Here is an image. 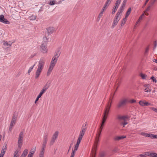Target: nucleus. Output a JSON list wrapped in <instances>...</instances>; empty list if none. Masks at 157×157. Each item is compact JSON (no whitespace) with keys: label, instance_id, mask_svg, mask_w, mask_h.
<instances>
[{"label":"nucleus","instance_id":"obj_1","mask_svg":"<svg viewBox=\"0 0 157 157\" xmlns=\"http://www.w3.org/2000/svg\"><path fill=\"white\" fill-rule=\"evenodd\" d=\"M128 102L127 98H123L120 99L117 102L116 106L117 108L120 109L124 107Z\"/></svg>","mask_w":157,"mask_h":157},{"label":"nucleus","instance_id":"obj_2","mask_svg":"<svg viewBox=\"0 0 157 157\" xmlns=\"http://www.w3.org/2000/svg\"><path fill=\"white\" fill-rule=\"evenodd\" d=\"M129 117L128 116H120L118 115L117 116V119L119 121L123 120V121L121 122H120V124L121 125H123V127L128 124V122L126 121L127 120L129 119Z\"/></svg>","mask_w":157,"mask_h":157},{"label":"nucleus","instance_id":"obj_3","mask_svg":"<svg viewBox=\"0 0 157 157\" xmlns=\"http://www.w3.org/2000/svg\"><path fill=\"white\" fill-rule=\"evenodd\" d=\"M111 108V104H109L107 105L104 109V112L103 114V117L102 118V121L106 122V120L107 118L110 109Z\"/></svg>","mask_w":157,"mask_h":157},{"label":"nucleus","instance_id":"obj_4","mask_svg":"<svg viewBox=\"0 0 157 157\" xmlns=\"http://www.w3.org/2000/svg\"><path fill=\"white\" fill-rule=\"evenodd\" d=\"M24 131H21L20 132L19 134L18 140L17 141V146L18 147H19L20 148H21L22 145L23 141L24 136Z\"/></svg>","mask_w":157,"mask_h":157},{"label":"nucleus","instance_id":"obj_5","mask_svg":"<svg viewBox=\"0 0 157 157\" xmlns=\"http://www.w3.org/2000/svg\"><path fill=\"white\" fill-rule=\"evenodd\" d=\"M45 62V60L44 58H41L39 61L38 67L37 69L42 71L44 66Z\"/></svg>","mask_w":157,"mask_h":157},{"label":"nucleus","instance_id":"obj_6","mask_svg":"<svg viewBox=\"0 0 157 157\" xmlns=\"http://www.w3.org/2000/svg\"><path fill=\"white\" fill-rule=\"evenodd\" d=\"M120 16L118 15V14H116L115 17L113 21V22L112 25V28H114L116 25L117 24L118 21L120 19Z\"/></svg>","mask_w":157,"mask_h":157},{"label":"nucleus","instance_id":"obj_7","mask_svg":"<svg viewBox=\"0 0 157 157\" xmlns=\"http://www.w3.org/2000/svg\"><path fill=\"white\" fill-rule=\"evenodd\" d=\"M59 132L58 131H56L53 135L51 139V141L50 143V145H52L54 143L56 139L57 138L58 136Z\"/></svg>","mask_w":157,"mask_h":157},{"label":"nucleus","instance_id":"obj_8","mask_svg":"<svg viewBox=\"0 0 157 157\" xmlns=\"http://www.w3.org/2000/svg\"><path fill=\"white\" fill-rule=\"evenodd\" d=\"M40 51L43 53H46L47 52V46L45 43H43L40 47Z\"/></svg>","mask_w":157,"mask_h":157},{"label":"nucleus","instance_id":"obj_9","mask_svg":"<svg viewBox=\"0 0 157 157\" xmlns=\"http://www.w3.org/2000/svg\"><path fill=\"white\" fill-rule=\"evenodd\" d=\"M0 21L7 24H9L10 23V22L4 18L3 15H0Z\"/></svg>","mask_w":157,"mask_h":157},{"label":"nucleus","instance_id":"obj_10","mask_svg":"<svg viewBox=\"0 0 157 157\" xmlns=\"http://www.w3.org/2000/svg\"><path fill=\"white\" fill-rule=\"evenodd\" d=\"M47 142L43 141L42 145V148L40 154L43 155L44 154V149L46 147V145Z\"/></svg>","mask_w":157,"mask_h":157},{"label":"nucleus","instance_id":"obj_11","mask_svg":"<svg viewBox=\"0 0 157 157\" xmlns=\"http://www.w3.org/2000/svg\"><path fill=\"white\" fill-rule=\"evenodd\" d=\"M101 136H99L98 135H96V137L95 138V149L94 150V154H95V152L96 151V149L97 148V144L98 143L99 138Z\"/></svg>","mask_w":157,"mask_h":157},{"label":"nucleus","instance_id":"obj_12","mask_svg":"<svg viewBox=\"0 0 157 157\" xmlns=\"http://www.w3.org/2000/svg\"><path fill=\"white\" fill-rule=\"evenodd\" d=\"M7 145L6 144L3 147L1 153L0 155V157H3V156L5 154V152L7 150Z\"/></svg>","mask_w":157,"mask_h":157},{"label":"nucleus","instance_id":"obj_13","mask_svg":"<svg viewBox=\"0 0 157 157\" xmlns=\"http://www.w3.org/2000/svg\"><path fill=\"white\" fill-rule=\"evenodd\" d=\"M57 61V58L54 56L52 59L50 65L54 67Z\"/></svg>","mask_w":157,"mask_h":157},{"label":"nucleus","instance_id":"obj_14","mask_svg":"<svg viewBox=\"0 0 157 157\" xmlns=\"http://www.w3.org/2000/svg\"><path fill=\"white\" fill-rule=\"evenodd\" d=\"M139 104L143 106H147L151 105V104L146 101H140L139 102Z\"/></svg>","mask_w":157,"mask_h":157},{"label":"nucleus","instance_id":"obj_15","mask_svg":"<svg viewBox=\"0 0 157 157\" xmlns=\"http://www.w3.org/2000/svg\"><path fill=\"white\" fill-rule=\"evenodd\" d=\"M16 121L12 119L9 127V131H11L12 130L13 127L15 124Z\"/></svg>","mask_w":157,"mask_h":157},{"label":"nucleus","instance_id":"obj_16","mask_svg":"<svg viewBox=\"0 0 157 157\" xmlns=\"http://www.w3.org/2000/svg\"><path fill=\"white\" fill-rule=\"evenodd\" d=\"M12 44V43L11 42L9 41L8 42L7 41H5L4 42L3 44L5 46V47L6 48H9Z\"/></svg>","mask_w":157,"mask_h":157},{"label":"nucleus","instance_id":"obj_17","mask_svg":"<svg viewBox=\"0 0 157 157\" xmlns=\"http://www.w3.org/2000/svg\"><path fill=\"white\" fill-rule=\"evenodd\" d=\"M61 53L60 50V48H58L57 52H55L54 56L58 58L60 55Z\"/></svg>","mask_w":157,"mask_h":157},{"label":"nucleus","instance_id":"obj_18","mask_svg":"<svg viewBox=\"0 0 157 157\" xmlns=\"http://www.w3.org/2000/svg\"><path fill=\"white\" fill-rule=\"evenodd\" d=\"M78 147L75 146L74 149H72L70 157H74L75 152L78 150Z\"/></svg>","mask_w":157,"mask_h":157},{"label":"nucleus","instance_id":"obj_19","mask_svg":"<svg viewBox=\"0 0 157 157\" xmlns=\"http://www.w3.org/2000/svg\"><path fill=\"white\" fill-rule=\"evenodd\" d=\"M50 86V83H48V82H47L45 85L44 86L43 88H42V90H43L45 91H46L47 89Z\"/></svg>","mask_w":157,"mask_h":157},{"label":"nucleus","instance_id":"obj_20","mask_svg":"<svg viewBox=\"0 0 157 157\" xmlns=\"http://www.w3.org/2000/svg\"><path fill=\"white\" fill-rule=\"evenodd\" d=\"M41 71H40L39 70L37 69L36 72V75L35 78L37 79H38L40 75V74L41 72Z\"/></svg>","mask_w":157,"mask_h":157},{"label":"nucleus","instance_id":"obj_21","mask_svg":"<svg viewBox=\"0 0 157 157\" xmlns=\"http://www.w3.org/2000/svg\"><path fill=\"white\" fill-rule=\"evenodd\" d=\"M54 67V66L50 65L49 68L47 73V76H49L50 75Z\"/></svg>","mask_w":157,"mask_h":157},{"label":"nucleus","instance_id":"obj_22","mask_svg":"<svg viewBox=\"0 0 157 157\" xmlns=\"http://www.w3.org/2000/svg\"><path fill=\"white\" fill-rule=\"evenodd\" d=\"M28 150L27 149H25L22 153L20 157H25L28 154Z\"/></svg>","mask_w":157,"mask_h":157},{"label":"nucleus","instance_id":"obj_23","mask_svg":"<svg viewBox=\"0 0 157 157\" xmlns=\"http://www.w3.org/2000/svg\"><path fill=\"white\" fill-rule=\"evenodd\" d=\"M85 132H86V131L81 130L80 132V133L79 135L78 138H80V139H82V138L83 136L85 134Z\"/></svg>","mask_w":157,"mask_h":157},{"label":"nucleus","instance_id":"obj_24","mask_svg":"<svg viewBox=\"0 0 157 157\" xmlns=\"http://www.w3.org/2000/svg\"><path fill=\"white\" fill-rule=\"evenodd\" d=\"M126 138V136H117L115 138V140H121L123 139Z\"/></svg>","mask_w":157,"mask_h":157},{"label":"nucleus","instance_id":"obj_25","mask_svg":"<svg viewBox=\"0 0 157 157\" xmlns=\"http://www.w3.org/2000/svg\"><path fill=\"white\" fill-rule=\"evenodd\" d=\"M48 133L46 132L44 133V135L43 137V141H45L47 142L48 141Z\"/></svg>","mask_w":157,"mask_h":157},{"label":"nucleus","instance_id":"obj_26","mask_svg":"<svg viewBox=\"0 0 157 157\" xmlns=\"http://www.w3.org/2000/svg\"><path fill=\"white\" fill-rule=\"evenodd\" d=\"M48 33L49 34H51L53 33L54 31L53 28L49 27L47 29Z\"/></svg>","mask_w":157,"mask_h":157},{"label":"nucleus","instance_id":"obj_27","mask_svg":"<svg viewBox=\"0 0 157 157\" xmlns=\"http://www.w3.org/2000/svg\"><path fill=\"white\" fill-rule=\"evenodd\" d=\"M131 7H129L128 10L125 14V17L126 18H127L128 17L129 15L130 14L131 12Z\"/></svg>","mask_w":157,"mask_h":157},{"label":"nucleus","instance_id":"obj_28","mask_svg":"<svg viewBox=\"0 0 157 157\" xmlns=\"http://www.w3.org/2000/svg\"><path fill=\"white\" fill-rule=\"evenodd\" d=\"M124 7H121V6L120 9L118 11L116 14H118V15H119L120 16H121V13L123 11V10H124Z\"/></svg>","mask_w":157,"mask_h":157},{"label":"nucleus","instance_id":"obj_29","mask_svg":"<svg viewBox=\"0 0 157 157\" xmlns=\"http://www.w3.org/2000/svg\"><path fill=\"white\" fill-rule=\"evenodd\" d=\"M86 123L85 124H83L82 125L81 130L86 131L87 129V127H86Z\"/></svg>","mask_w":157,"mask_h":157},{"label":"nucleus","instance_id":"obj_30","mask_svg":"<svg viewBox=\"0 0 157 157\" xmlns=\"http://www.w3.org/2000/svg\"><path fill=\"white\" fill-rule=\"evenodd\" d=\"M29 19L30 20H34L36 18V16L33 15H32L29 17Z\"/></svg>","mask_w":157,"mask_h":157},{"label":"nucleus","instance_id":"obj_31","mask_svg":"<svg viewBox=\"0 0 157 157\" xmlns=\"http://www.w3.org/2000/svg\"><path fill=\"white\" fill-rule=\"evenodd\" d=\"M140 134L145 137H149L150 136V134L145 132H142L140 133Z\"/></svg>","mask_w":157,"mask_h":157},{"label":"nucleus","instance_id":"obj_32","mask_svg":"<svg viewBox=\"0 0 157 157\" xmlns=\"http://www.w3.org/2000/svg\"><path fill=\"white\" fill-rule=\"evenodd\" d=\"M35 152L34 151H31L30 150V152H29L28 157H33V154L35 153Z\"/></svg>","mask_w":157,"mask_h":157},{"label":"nucleus","instance_id":"obj_33","mask_svg":"<svg viewBox=\"0 0 157 157\" xmlns=\"http://www.w3.org/2000/svg\"><path fill=\"white\" fill-rule=\"evenodd\" d=\"M17 117V115L16 113H14L13 115L12 118V119L14 120H16Z\"/></svg>","mask_w":157,"mask_h":157},{"label":"nucleus","instance_id":"obj_34","mask_svg":"<svg viewBox=\"0 0 157 157\" xmlns=\"http://www.w3.org/2000/svg\"><path fill=\"white\" fill-rule=\"evenodd\" d=\"M105 122L103 121H102L101 124L100 126V127L99 128V129H101V130H102L103 128V127L105 125Z\"/></svg>","mask_w":157,"mask_h":157},{"label":"nucleus","instance_id":"obj_35","mask_svg":"<svg viewBox=\"0 0 157 157\" xmlns=\"http://www.w3.org/2000/svg\"><path fill=\"white\" fill-rule=\"evenodd\" d=\"M126 18H126V17H125L122 20V21H121V26H122L123 25H124L125 22H126Z\"/></svg>","mask_w":157,"mask_h":157},{"label":"nucleus","instance_id":"obj_36","mask_svg":"<svg viewBox=\"0 0 157 157\" xmlns=\"http://www.w3.org/2000/svg\"><path fill=\"white\" fill-rule=\"evenodd\" d=\"M121 2V1H120L119 0H117L115 5L114 6L117 7L118 8L119 5L120 3Z\"/></svg>","mask_w":157,"mask_h":157},{"label":"nucleus","instance_id":"obj_37","mask_svg":"<svg viewBox=\"0 0 157 157\" xmlns=\"http://www.w3.org/2000/svg\"><path fill=\"white\" fill-rule=\"evenodd\" d=\"M108 6V5L107 4H106V3H105L104 6L102 8V10L104 11L107 8Z\"/></svg>","mask_w":157,"mask_h":157},{"label":"nucleus","instance_id":"obj_38","mask_svg":"<svg viewBox=\"0 0 157 157\" xmlns=\"http://www.w3.org/2000/svg\"><path fill=\"white\" fill-rule=\"evenodd\" d=\"M150 136L149 137L151 138H157V135H154V134H150Z\"/></svg>","mask_w":157,"mask_h":157},{"label":"nucleus","instance_id":"obj_39","mask_svg":"<svg viewBox=\"0 0 157 157\" xmlns=\"http://www.w3.org/2000/svg\"><path fill=\"white\" fill-rule=\"evenodd\" d=\"M35 65V64H34L29 69V70H28V73L29 74H30V72H31V71H32V70H33V67H34V66Z\"/></svg>","mask_w":157,"mask_h":157},{"label":"nucleus","instance_id":"obj_40","mask_svg":"<svg viewBox=\"0 0 157 157\" xmlns=\"http://www.w3.org/2000/svg\"><path fill=\"white\" fill-rule=\"evenodd\" d=\"M117 8H118L117 7L114 6V7L113 8V11H112V14H113L115 13L116 12V11L117 10Z\"/></svg>","mask_w":157,"mask_h":157},{"label":"nucleus","instance_id":"obj_41","mask_svg":"<svg viewBox=\"0 0 157 157\" xmlns=\"http://www.w3.org/2000/svg\"><path fill=\"white\" fill-rule=\"evenodd\" d=\"M140 76L143 79H145L146 77H147V76L141 73L140 74Z\"/></svg>","mask_w":157,"mask_h":157},{"label":"nucleus","instance_id":"obj_42","mask_svg":"<svg viewBox=\"0 0 157 157\" xmlns=\"http://www.w3.org/2000/svg\"><path fill=\"white\" fill-rule=\"evenodd\" d=\"M127 1V0H124L121 5V7H124L126 5V2Z\"/></svg>","mask_w":157,"mask_h":157},{"label":"nucleus","instance_id":"obj_43","mask_svg":"<svg viewBox=\"0 0 157 157\" xmlns=\"http://www.w3.org/2000/svg\"><path fill=\"white\" fill-rule=\"evenodd\" d=\"M45 92V91L43 90L42 89L40 92V93H39V94H38V95L41 97V96Z\"/></svg>","mask_w":157,"mask_h":157},{"label":"nucleus","instance_id":"obj_44","mask_svg":"<svg viewBox=\"0 0 157 157\" xmlns=\"http://www.w3.org/2000/svg\"><path fill=\"white\" fill-rule=\"evenodd\" d=\"M144 91L145 92H150L151 91V88H146L144 90Z\"/></svg>","mask_w":157,"mask_h":157},{"label":"nucleus","instance_id":"obj_45","mask_svg":"<svg viewBox=\"0 0 157 157\" xmlns=\"http://www.w3.org/2000/svg\"><path fill=\"white\" fill-rule=\"evenodd\" d=\"M150 79H151L153 82H156V79L153 76H151Z\"/></svg>","mask_w":157,"mask_h":157},{"label":"nucleus","instance_id":"obj_46","mask_svg":"<svg viewBox=\"0 0 157 157\" xmlns=\"http://www.w3.org/2000/svg\"><path fill=\"white\" fill-rule=\"evenodd\" d=\"M104 11L103 10H101V12L99 13L98 18H99V19L102 17V14Z\"/></svg>","mask_w":157,"mask_h":157},{"label":"nucleus","instance_id":"obj_47","mask_svg":"<svg viewBox=\"0 0 157 157\" xmlns=\"http://www.w3.org/2000/svg\"><path fill=\"white\" fill-rule=\"evenodd\" d=\"M144 87L147 88H151V87L149 84H145L144 85Z\"/></svg>","mask_w":157,"mask_h":157},{"label":"nucleus","instance_id":"obj_48","mask_svg":"<svg viewBox=\"0 0 157 157\" xmlns=\"http://www.w3.org/2000/svg\"><path fill=\"white\" fill-rule=\"evenodd\" d=\"M105 155V153L104 152H102L100 153V157H104Z\"/></svg>","mask_w":157,"mask_h":157},{"label":"nucleus","instance_id":"obj_49","mask_svg":"<svg viewBox=\"0 0 157 157\" xmlns=\"http://www.w3.org/2000/svg\"><path fill=\"white\" fill-rule=\"evenodd\" d=\"M82 140V139H80V138H78L77 141V143H76V144H78L79 145L80 143V142H81Z\"/></svg>","mask_w":157,"mask_h":157},{"label":"nucleus","instance_id":"obj_50","mask_svg":"<svg viewBox=\"0 0 157 157\" xmlns=\"http://www.w3.org/2000/svg\"><path fill=\"white\" fill-rule=\"evenodd\" d=\"M112 1V0H107L105 3L109 6Z\"/></svg>","mask_w":157,"mask_h":157},{"label":"nucleus","instance_id":"obj_51","mask_svg":"<svg viewBox=\"0 0 157 157\" xmlns=\"http://www.w3.org/2000/svg\"><path fill=\"white\" fill-rule=\"evenodd\" d=\"M18 151H17V150H16V151H15V152L14 153V156L17 157L19 156V155H17V153H18Z\"/></svg>","mask_w":157,"mask_h":157},{"label":"nucleus","instance_id":"obj_52","mask_svg":"<svg viewBox=\"0 0 157 157\" xmlns=\"http://www.w3.org/2000/svg\"><path fill=\"white\" fill-rule=\"evenodd\" d=\"M102 130L100 129H99V130L98 131V133L97 134L99 136H101V133L102 131Z\"/></svg>","mask_w":157,"mask_h":157},{"label":"nucleus","instance_id":"obj_53","mask_svg":"<svg viewBox=\"0 0 157 157\" xmlns=\"http://www.w3.org/2000/svg\"><path fill=\"white\" fill-rule=\"evenodd\" d=\"M128 102H130L131 103H135L136 102V100L132 99L131 100H130L129 101H128Z\"/></svg>","mask_w":157,"mask_h":157},{"label":"nucleus","instance_id":"obj_54","mask_svg":"<svg viewBox=\"0 0 157 157\" xmlns=\"http://www.w3.org/2000/svg\"><path fill=\"white\" fill-rule=\"evenodd\" d=\"M151 6H149L146 9V10L145 11H144V13H145V12H146L148 11L149 10H150V8L151 7Z\"/></svg>","mask_w":157,"mask_h":157},{"label":"nucleus","instance_id":"obj_55","mask_svg":"<svg viewBox=\"0 0 157 157\" xmlns=\"http://www.w3.org/2000/svg\"><path fill=\"white\" fill-rule=\"evenodd\" d=\"M55 4V1H50L49 3V4L51 5H53Z\"/></svg>","mask_w":157,"mask_h":157},{"label":"nucleus","instance_id":"obj_56","mask_svg":"<svg viewBox=\"0 0 157 157\" xmlns=\"http://www.w3.org/2000/svg\"><path fill=\"white\" fill-rule=\"evenodd\" d=\"M139 156L140 157H151V156H146L145 154H141L139 155Z\"/></svg>","mask_w":157,"mask_h":157},{"label":"nucleus","instance_id":"obj_57","mask_svg":"<svg viewBox=\"0 0 157 157\" xmlns=\"http://www.w3.org/2000/svg\"><path fill=\"white\" fill-rule=\"evenodd\" d=\"M157 0H152L151 2V6L153 5Z\"/></svg>","mask_w":157,"mask_h":157},{"label":"nucleus","instance_id":"obj_58","mask_svg":"<svg viewBox=\"0 0 157 157\" xmlns=\"http://www.w3.org/2000/svg\"><path fill=\"white\" fill-rule=\"evenodd\" d=\"M157 0H152L151 2V6L153 5Z\"/></svg>","mask_w":157,"mask_h":157},{"label":"nucleus","instance_id":"obj_59","mask_svg":"<svg viewBox=\"0 0 157 157\" xmlns=\"http://www.w3.org/2000/svg\"><path fill=\"white\" fill-rule=\"evenodd\" d=\"M151 109L153 110L155 112L157 113V108H156L154 107H151Z\"/></svg>","mask_w":157,"mask_h":157},{"label":"nucleus","instance_id":"obj_60","mask_svg":"<svg viewBox=\"0 0 157 157\" xmlns=\"http://www.w3.org/2000/svg\"><path fill=\"white\" fill-rule=\"evenodd\" d=\"M73 143L72 142L70 144V145L69 146V149H68V152H69V151L70 150L72 145H73Z\"/></svg>","mask_w":157,"mask_h":157},{"label":"nucleus","instance_id":"obj_61","mask_svg":"<svg viewBox=\"0 0 157 157\" xmlns=\"http://www.w3.org/2000/svg\"><path fill=\"white\" fill-rule=\"evenodd\" d=\"M148 50H149V48L148 47H147L145 49V54L147 53L148 52Z\"/></svg>","mask_w":157,"mask_h":157},{"label":"nucleus","instance_id":"obj_62","mask_svg":"<svg viewBox=\"0 0 157 157\" xmlns=\"http://www.w3.org/2000/svg\"><path fill=\"white\" fill-rule=\"evenodd\" d=\"M149 0H146V1H145V2L144 3V5H143V8H144L145 7V6H146V4H147V2H148V1H149Z\"/></svg>","mask_w":157,"mask_h":157},{"label":"nucleus","instance_id":"obj_63","mask_svg":"<svg viewBox=\"0 0 157 157\" xmlns=\"http://www.w3.org/2000/svg\"><path fill=\"white\" fill-rule=\"evenodd\" d=\"M36 150V147H33L31 148V151H34V152H35Z\"/></svg>","mask_w":157,"mask_h":157},{"label":"nucleus","instance_id":"obj_64","mask_svg":"<svg viewBox=\"0 0 157 157\" xmlns=\"http://www.w3.org/2000/svg\"><path fill=\"white\" fill-rule=\"evenodd\" d=\"M121 84V82H119L118 83H117V85H118V86L117 87L116 90H115V92L117 91L118 88V87L119 86L120 84Z\"/></svg>","mask_w":157,"mask_h":157}]
</instances>
